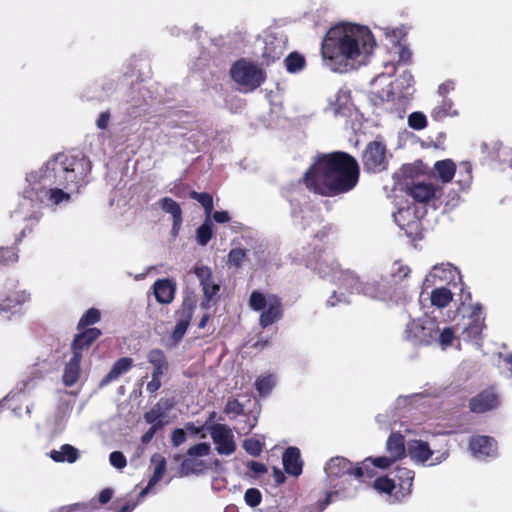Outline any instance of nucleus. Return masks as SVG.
<instances>
[{
	"mask_svg": "<svg viewBox=\"0 0 512 512\" xmlns=\"http://www.w3.org/2000/svg\"><path fill=\"white\" fill-rule=\"evenodd\" d=\"M360 179L354 156L344 151L320 154L299 180L310 192L335 197L353 190Z\"/></svg>",
	"mask_w": 512,
	"mask_h": 512,
	"instance_id": "nucleus-2",
	"label": "nucleus"
},
{
	"mask_svg": "<svg viewBox=\"0 0 512 512\" xmlns=\"http://www.w3.org/2000/svg\"><path fill=\"white\" fill-rule=\"evenodd\" d=\"M453 294L446 287L435 288L431 292V303L438 308H444L452 301Z\"/></svg>",
	"mask_w": 512,
	"mask_h": 512,
	"instance_id": "nucleus-36",
	"label": "nucleus"
},
{
	"mask_svg": "<svg viewBox=\"0 0 512 512\" xmlns=\"http://www.w3.org/2000/svg\"><path fill=\"white\" fill-rule=\"evenodd\" d=\"M196 301L192 298H185L176 314L178 319L171 333V339L174 343H178L184 337L194 314Z\"/></svg>",
	"mask_w": 512,
	"mask_h": 512,
	"instance_id": "nucleus-11",
	"label": "nucleus"
},
{
	"mask_svg": "<svg viewBox=\"0 0 512 512\" xmlns=\"http://www.w3.org/2000/svg\"><path fill=\"white\" fill-rule=\"evenodd\" d=\"M386 450L396 461L406 455L405 438L400 432H392L386 442Z\"/></svg>",
	"mask_w": 512,
	"mask_h": 512,
	"instance_id": "nucleus-26",
	"label": "nucleus"
},
{
	"mask_svg": "<svg viewBox=\"0 0 512 512\" xmlns=\"http://www.w3.org/2000/svg\"><path fill=\"white\" fill-rule=\"evenodd\" d=\"M49 456L55 462L74 463L79 458V451L70 444H64L60 450H51Z\"/></svg>",
	"mask_w": 512,
	"mask_h": 512,
	"instance_id": "nucleus-30",
	"label": "nucleus"
},
{
	"mask_svg": "<svg viewBox=\"0 0 512 512\" xmlns=\"http://www.w3.org/2000/svg\"><path fill=\"white\" fill-rule=\"evenodd\" d=\"M109 461L117 469H123L127 465L126 457L120 451H113L109 456Z\"/></svg>",
	"mask_w": 512,
	"mask_h": 512,
	"instance_id": "nucleus-55",
	"label": "nucleus"
},
{
	"mask_svg": "<svg viewBox=\"0 0 512 512\" xmlns=\"http://www.w3.org/2000/svg\"><path fill=\"white\" fill-rule=\"evenodd\" d=\"M415 473L406 467H397L395 469L394 478L396 487L398 486L401 497H405L411 493Z\"/></svg>",
	"mask_w": 512,
	"mask_h": 512,
	"instance_id": "nucleus-24",
	"label": "nucleus"
},
{
	"mask_svg": "<svg viewBox=\"0 0 512 512\" xmlns=\"http://www.w3.org/2000/svg\"><path fill=\"white\" fill-rule=\"evenodd\" d=\"M440 189L431 183L413 182L407 186V195L417 203H428L437 198V192Z\"/></svg>",
	"mask_w": 512,
	"mask_h": 512,
	"instance_id": "nucleus-17",
	"label": "nucleus"
},
{
	"mask_svg": "<svg viewBox=\"0 0 512 512\" xmlns=\"http://www.w3.org/2000/svg\"><path fill=\"white\" fill-rule=\"evenodd\" d=\"M455 338V332L452 327H445L443 330L439 329L438 337L435 342H438L442 349L451 346Z\"/></svg>",
	"mask_w": 512,
	"mask_h": 512,
	"instance_id": "nucleus-47",
	"label": "nucleus"
},
{
	"mask_svg": "<svg viewBox=\"0 0 512 512\" xmlns=\"http://www.w3.org/2000/svg\"><path fill=\"white\" fill-rule=\"evenodd\" d=\"M164 416L160 403H157L153 408L147 411L144 414V419L147 423L151 424V426H155L157 424L161 425V429L164 426V422L161 420Z\"/></svg>",
	"mask_w": 512,
	"mask_h": 512,
	"instance_id": "nucleus-45",
	"label": "nucleus"
},
{
	"mask_svg": "<svg viewBox=\"0 0 512 512\" xmlns=\"http://www.w3.org/2000/svg\"><path fill=\"white\" fill-rule=\"evenodd\" d=\"M194 273L199 279L201 285L212 280L211 269L207 266L195 267Z\"/></svg>",
	"mask_w": 512,
	"mask_h": 512,
	"instance_id": "nucleus-58",
	"label": "nucleus"
},
{
	"mask_svg": "<svg viewBox=\"0 0 512 512\" xmlns=\"http://www.w3.org/2000/svg\"><path fill=\"white\" fill-rule=\"evenodd\" d=\"M230 76L234 82L254 91L266 81V72L257 64L245 58L234 62L230 68Z\"/></svg>",
	"mask_w": 512,
	"mask_h": 512,
	"instance_id": "nucleus-5",
	"label": "nucleus"
},
{
	"mask_svg": "<svg viewBox=\"0 0 512 512\" xmlns=\"http://www.w3.org/2000/svg\"><path fill=\"white\" fill-rule=\"evenodd\" d=\"M347 275L348 279L344 288L349 289L351 293L363 294L373 299L383 298L386 294V285L383 281H363L353 271Z\"/></svg>",
	"mask_w": 512,
	"mask_h": 512,
	"instance_id": "nucleus-9",
	"label": "nucleus"
},
{
	"mask_svg": "<svg viewBox=\"0 0 512 512\" xmlns=\"http://www.w3.org/2000/svg\"><path fill=\"white\" fill-rule=\"evenodd\" d=\"M102 335L100 329L92 327L84 330H78L71 343L72 354L77 353L82 356L83 351L88 350L92 344Z\"/></svg>",
	"mask_w": 512,
	"mask_h": 512,
	"instance_id": "nucleus-16",
	"label": "nucleus"
},
{
	"mask_svg": "<svg viewBox=\"0 0 512 512\" xmlns=\"http://www.w3.org/2000/svg\"><path fill=\"white\" fill-rule=\"evenodd\" d=\"M407 338L419 345H430L438 337V323L433 319L412 320L406 329Z\"/></svg>",
	"mask_w": 512,
	"mask_h": 512,
	"instance_id": "nucleus-7",
	"label": "nucleus"
},
{
	"mask_svg": "<svg viewBox=\"0 0 512 512\" xmlns=\"http://www.w3.org/2000/svg\"><path fill=\"white\" fill-rule=\"evenodd\" d=\"M244 450L251 456L257 457L263 450V444L255 438H248L243 442Z\"/></svg>",
	"mask_w": 512,
	"mask_h": 512,
	"instance_id": "nucleus-50",
	"label": "nucleus"
},
{
	"mask_svg": "<svg viewBox=\"0 0 512 512\" xmlns=\"http://www.w3.org/2000/svg\"><path fill=\"white\" fill-rule=\"evenodd\" d=\"M211 438L220 455H231L236 450V443L232 430L225 424L216 423L209 427Z\"/></svg>",
	"mask_w": 512,
	"mask_h": 512,
	"instance_id": "nucleus-10",
	"label": "nucleus"
},
{
	"mask_svg": "<svg viewBox=\"0 0 512 512\" xmlns=\"http://www.w3.org/2000/svg\"><path fill=\"white\" fill-rule=\"evenodd\" d=\"M99 509L96 500L92 499L89 502L74 503L71 505L62 506V512H95Z\"/></svg>",
	"mask_w": 512,
	"mask_h": 512,
	"instance_id": "nucleus-43",
	"label": "nucleus"
},
{
	"mask_svg": "<svg viewBox=\"0 0 512 512\" xmlns=\"http://www.w3.org/2000/svg\"><path fill=\"white\" fill-rule=\"evenodd\" d=\"M210 452V445L208 443H198V444H195L194 446L190 447L187 451V454L191 457H196V456H206L208 455Z\"/></svg>",
	"mask_w": 512,
	"mask_h": 512,
	"instance_id": "nucleus-54",
	"label": "nucleus"
},
{
	"mask_svg": "<svg viewBox=\"0 0 512 512\" xmlns=\"http://www.w3.org/2000/svg\"><path fill=\"white\" fill-rule=\"evenodd\" d=\"M26 236V228H23L20 233L15 237L12 246L0 247V268L10 266L19 260L18 246L22 239Z\"/></svg>",
	"mask_w": 512,
	"mask_h": 512,
	"instance_id": "nucleus-22",
	"label": "nucleus"
},
{
	"mask_svg": "<svg viewBox=\"0 0 512 512\" xmlns=\"http://www.w3.org/2000/svg\"><path fill=\"white\" fill-rule=\"evenodd\" d=\"M190 198L198 201L201 206L204 208L206 217H210L212 211H213V197L211 194L207 192H197V191H191L189 193Z\"/></svg>",
	"mask_w": 512,
	"mask_h": 512,
	"instance_id": "nucleus-40",
	"label": "nucleus"
},
{
	"mask_svg": "<svg viewBox=\"0 0 512 512\" xmlns=\"http://www.w3.org/2000/svg\"><path fill=\"white\" fill-rule=\"evenodd\" d=\"M495 441L489 436H476L470 440V450L475 455L489 456L494 447Z\"/></svg>",
	"mask_w": 512,
	"mask_h": 512,
	"instance_id": "nucleus-28",
	"label": "nucleus"
},
{
	"mask_svg": "<svg viewBox=\"0 0 512 512\" xmlns=\"http://www.w3.org/2000/svg\"><path fill=\"white\" fill-rule=\"evenodd\" d=\"M81 360L82 356L75 353V355L72 354L69 362L65 365L62 380L66 387H72L79 380Z\"/></svg>",
	"mask_w": 512,
	"mask_h": 512,
	"instance_id": "nucleus-25",
	"label": "nucleus"
},
{
	"mask_svg": "<svg viewBox=\"0 0 512 512\" xmlns=\"http://www.w3.org/2000/svg\"><path fill=\"white\" fill-rule=\"evenodd\" d=\"M284 65L289 73H298L306 66V60L298 52H291L285 59Z\"/></svg>",
	"mask_w": 512,
	"mask_h": 512,
	"instance_id": "nucleus-37",
	"label": "nucleus"
},
{
	"mask_svg": "<svg viewBox=\"0 0 512 512\" xmlns=\"http://www.w3.org/2000/svg\"><path fill=\"white\" fill-rule=\"evenodd\" d=\"M248 468L255 474H264L267 472V467L265 464L257 461H250L247 464Z\"/></svg>",
	"mask_w": 512,
	"mask_h": 512,
	"instance_id": "nucleus-63",
	"label": "nucleus"
},
{
	"mask_svg": "<svg viewBox=\"0 0 512 512\" xmlns=\"http://www.w3.org/2000/svg\"><path fill=\"white\" fill-rule=\"evenodd\" d=\"M161 429V425L157 424L155 426H151L142 436H141V442L143 444H148L156 434L158 430Z\"/></svg>",
	"mask_w": 512,
	"mask_h": 512,
	"instance_id": "nucleus-61",
	"label": "nucleus"
},
{
	"mask_svg": "<svg viewBox=\"0 0 512 512\" xmlns=\"http://www.w3.org/2000/svg\"><path fill=\"white\" fill-rule=\"evenodd\" d=\"M353 463L345 457H332L325 465V472L329 478H341L344 475H353Z\"/></svg>",
	"mask_w": 512,
	"mask_h": 512,
	"instance_id": "nucleus-18",
	"label": "nucleus"
},
{
	"mask_svg": "<svg viewBox=\"0 0 512 512\" xmlns=\"http://www.w3.org/2000/svg\"><path fill=\"white\" fill-rule=\"evenodd\" d=\"M46 195L48 196V200L54 205H58L63 201H69L71 198L70 194L60 188H51L46 191Z\"/></svg>",
	"mask_w": 512,
	"mask_h": 512,
	"instance_id": "nucleus-49",
	"label": "nucleus"
},
{
	"mask_svg": "<svg viewBox=\"0 0 512 512\" xmlns=\"http://www.w3.org/2000/svg\"><path fill=\"white\" fill-rule=\"evenodd\" d=\"M376 42L367 26L337 24L331 27L321 43V55L334 72L346 73L365 65Z\"/></svg>",
	"mask_w": 512,
	"mask_h": 512,
	"instance_id": "nucleus-1",
	"label": "nucleus"
},
{
	"mask_svg": "<svg viewBox=\"0 0 512 512\" xmlns=\"http://www.w3.org/2000/svg\"><path fill=\"white\" fill-rule=\"evenodd\" d=\"M372 457H368L354 467L353 476L361 481L372 479L376 475V469L371 464Z\"/></svg>",
	"mask_w": 512,
	"mask_h": 512,
	"instance_id": "nucleus-33",
	"label": "nucleus"
},
{
	"mask_svg": "<svg viewBox=\"0 0 512 512\" xmlns=\"http://www.w3.org/2000/svg\"><path fill=\"white\" fill-rule=\"evenodd\" d=\"M151 463L154 466L153 475L150 477L148 482V488L156 485L164 476L166 471V459L159 453H155L151 456Z\"/></svg>",
	"mask_w": 512,
	"mask_h": 512,
	"instance_id": "nucleus-32",
	"label": "nucleus"
},
{
	"mask_svg": "<svg viewBox=\"0 0 512 512\" xmlns=\"http://www.w3.org/2000/svg\"><path fill=\"white\" fill-rule=\"evenodd\" d=\"M373 488L380 493L391 494L396 488L395 479L388 476L377 477L373 482Z\"/></svg>",
	"mask_w": 512,
	"mask_h": 512,
	"instance_id": "nucleus-44",
	"label": "nucleus"
},
{
	"mask_svg": "<svg viewBox=\"0 0 512 512\" xmlns=\"http://www.w3.org/2000/svg\"><path fill=\"white\" fill-rule=\"evenodd\" d=\"M305 265L312 269L321 278H329L334 282H338L344 287L350 274V270H343L330 252L323 248H314L305 256Z\"/></svg>",
	"mask_w": 512,
	"mask_h": 512,
	"instance_id": "nucleus-4",
	"label": "nucleus"
},
{
	"mask_svg": "<svg viewBox=\"0 0 512 512\" xmlns=\"http://www.w3.org/2000/svg\"><path fill=\"white\" fill-rule=\"evenodd\" d=\"M134 365V361L130 357H121L114 362L110 371L102 378L99 386L104 387L109 383L118 379L121 375L131 370Z\"/></svg>",
	"mask_w": 512,
	"mask_h": 512,
	"instance_id": "nucleus-23",
	"label": "nucleus"
},
{
	"mask_svg": "<svg viewBox=\"0 0 512 512\" xmlns=\"http://www.w3.org/2000/svg\"><path fill=\"white\" fill-rule=\"evenodd\" d=\"M259 317V325L262 328H267L276 323L283 317V305L281 298L275 294L268 295V304Z\"/></svg>",
	"mask_w": 512,
	"mask_h": 512,
	"instance_id": "nucleus-14",
	"label": "nucleus"
},
{
	"mask_svg": "<svg viewBox=\"0 0 512 512\" xmlns=\"http://www.w3.org/2000/svg\"><path fill=\"white\" fill-rule=\"evenodd\" d=\"M434 174L443 183H449L456 174V165L451 159L437 161L434 164Z\"/></svg>",
	"mask_w": 512,
	"mask_h": 512,
	"instance_id": "nucleus-29",
	"label": "nucleus"
},
{
	"mask_svg": "<svg viewBox=\"0 0 512 512\" xmlns=\"http://www.w3.org/2000/svg\"><path fill=\"white\" fill-rule=\"evenodd\" d=\"M213 224L210 217H206L204 223L196 230V240L201 246H206L213 236Z\"/></svg>",
	"mask_w": 512,
	"mask_h": 512,
	"instance_id": "nucleus-38",
	"label": "nucleus"
},
{
	"mask_svg": "<svg viewBox=\"0 0 512 512\" xmlns=\"http://www.w3.org/2000/svg\"><path fill=\"white\" fill-rule=\"evenodd\" d=\"M412 53L406 46H401L399 50L398 62L403 64H409L411 62Z\"/></svg>",
	"mask_w": 512,
	"mask_h": 512,
	"instance_id": "nucleus-62",
	"label": "nucleus"
},
{
	"mask_svg": "<svg viewBox=\"0 0 512 512\" xmlns=\"http://www.w3.org/2000/svg\"><path fill=\"white\" fill-rule=\"evenodd\" d=\"M282 461L287 474L297 477L302 473L303 461L299 448L294 446L288 447L283 453Z\"/></svg>",
	"mask_w": 512,
	"mask_h": 512,
	"instance_id": "nucleus-19",
	"label": "nucleus"
},
{
	"mask_svg": "<svg viewBox=\"0 0 512 512\" xmlns=\"http://www.w3.org/2000/svg\"><path fill=\"white\" fill-rule=\"evenodd\" d=\"M161 208L172 215L173 230H178L182 224V210L180 205L169 197H164L160 200Z\"/></svg>",
	"mask_w": 512,
	"mask_h": 512,
	"instance_id": "nucleus-31",
	"label": "nucleus"
},
{
	"mask_svg": "<svg viewBox=\"0 0 512 512\" xmlns=\"http://www.w3.org/2000/svg\"><path fill=\"white\" fill-rule=\"evenodd\" d=\"M457 184L460 189L464 190L470 187L472 183V166L469 162L460 163L458 169L456 168Z\"/></svg>",
	"mask_w": 512,
	"mask_h": 512,
	"instance_id": "nucleus-35",
	"label": "nucleus"
},
{
	"mask_svg": "<svg viewBox=\"0 0 512 512\" xmlns=\"http://www.w3.org/2000/svg\"><path fill=\"white\" fill-rule=\"evenodd\" d=\"M19 281H9L0 289V311L14 312L30 300V293L19 289Z\"/></svg>",
	"mask_w": 512,
	"mask_h": 512,
	"instance_id": "nucleus-8",
	"label": "nucleus"
},
{
	"mask_svg": "<svg viewBox=\"0 0 512 512\" xmlns=\"http://www.w3.org/2000/svg\"><path fill=\"white\" fill-rule=\"evenodd\" d=\"M224 413L227 415L234 414L236 416L244 414V405L240 403L237 399H228L225 407Z\"/></svg>",
	"mask_w": 512,
	"mask_h": 512,
	"instance_id": "nucleus-53",
	"label": "nucleus"
},
{
	"mask_svg": "<svg viewBox=\"0 0 512 512\" xmlns=\"http://www.w3.org/2000/svg\"><path fill=\"white\" fill-rule=\"evenodd\" d=\"M275 387V378L273 375L268 374L258 377L255 382V388L261 396L268 395Z\"/></svg>",
	"mask_w": 512,
	"mask_h": 512,
	"instance_id": "nucleus-42",
	"label": "nucleus"
},
{
	"mask_svg": "<svg viewBox=\"0 0 512 512\" xmlns=\"http://www.w3.org/2000/svg\"><path fill=\"white\" fill-rule=\"evenodd\" d=\"M163 375L152 373L151 380L147 383L146 390L151 394L154 395L156 392L161 388L162 381L161 378Z\"/></svg>",
	"mask_w": 512,
	"mask_h": 512,
	"instance_id": "nucleus-57",
	"label": "nucleus"
},
{
	"mask_svg": "<svg viewBox=\"0 0 512 512\" xmlns=\"http://www.w3.org/2000/svg\"><path fill=\"white\" fill-rule=\"evenodd\" d=\"M246 258V250L241 248L231 249L228 253V262L230 265L235 266L236 268L241 267L243 261Z\"/></svg>",
	"mask_w": 512,
	"mask_h": 512,
	"instance_id": "nucleus-51",
	"label": "nucleus"
},
{
	"mask_svg": "<svg viewBox=\"0 0 512 512\" xmlns=\"http://www.w3.org/2000/svg\"><path fill=\"white\" fill-rule=\"evenodd\" d=\"M244 500L248 506L256 507L262 501L261 492L257 488H249L245 491Z\"/></svg>",
	"mask_w": 512,
	"mask_h": 512,
	"instance_id": "nucleus-52",
	"label": "nucleus"
},
{
	"mask_svg": "<svg viewBox=\"0 0 512 512\" xmlns=\"http://www.w3.org/2000/svg\"><path fill=\"white\" fill-rule=\"evenodd\" d=\"M408 456L416 463L424 464L434 454L428 442L418 439H413L407 445Z\"/></svg>",
	"mask_w": 512,
	"mask_h": 512,
	"instance_id": "nucleus-21",
	"label": "nucleus"
},
{
	"mask_svg": "<svg viewBox=\"0 0 512 512\" xmlns=\"http://www.w3.org/2000/svg\"><path fill=\"white\" fill-rule=\"evenodd\" d=\"M155 299L160 304H170L176 293V284L171 279H158L153 284Z\"/></svg>",
	"mask_w": 512,
	"mask_h": 512,
	"instance_id": "nucleus-20",
	"label": "nucleus"
},
{
	"mask_svg": "<svg viewBox=\"0 0 512 512\" xmlns=\"http://www.w3.org/2000/svg\"><path fill=\"white\" fill-rule=\"evenodd\" d=\"M408 125L415 130H422L427 127L426 116L422 112H413L408 117Z\"/></svg>",
	"mask_w": 512,
	"mask_h": 512,
	"instance_id": "nucleus-48",
	"label": "nucleus"
},
{
	"mask_svg": "<svg viewBox=\"0 0 512 512\" xmlns=\"http://www.w3.org/2000/svg\"><path fill=\"white\" fill-rule=\"evenodd\" d=\"M112 496H113V490L111 488H105L99 493L98 501H96V502H97V504L98 503L106 504L112 499Z\"/></svg>",
	"mask_w": 512,
	"mask_h": 512,
	"instance_id": "nucleus-64",
	"label": "nucleus"
},
{
	"mask_svg": "<svg viewBox=\"0 0 512 512\" xmlns=\"http://www.w3.org/2000/svg\"><path fill=\"white\" fill-rule=\"evenodd\" d=\"M457 112L453 110V102L451 99L444 97L442 101L431 111V117L435 121H442L448 116H455Z\"/></svg>",
	"mask_w": 512,
	"mask_h": 512,
	"instance_id": "nucleus-34",
	"label": "nucleus"
},
{
	"mask_svg": "<svg viewBox=\"0 0 512 512\" xmlns=\"http://www.w3.org/2000/svg\"><path fill=\"white\" fill-rule=\"evenodd\" d=\"M268 304V296L266 297L262 292L254 290L249 298V306L254 311L263 310Z\"/></svg>",
	"mask_w": 512,
	"mask_h": 512,
	"instance_id": "nucleus-46",
	"label": "nucleus"
},
{
	"mask_svg": "<svg viewBox=\"0 0 512 512\" xmlns=\"http://www.w3.org/2000/svg\"><path fill=\"white\" fill-rule=\"evenodd\" d=\"M147 361L153 367L152 373L164 375L169 370V361L165 352L159 348L148 351Z\"/></svg>",
	"mask_w": 512,
	"mask_h": 512,
	"instance_id": "nucleus-27",
	"label": "nucleus"
},
{
	"mask_svg": "<svg viewBox=\"0 0 512 512\" xmlns=\"http://www.w3.org/2000/svg\"><path fill=\"white\" fill-rule=\"evenodd\" d=\"M101 319L100 311L96 308L88 309L80 318L77 324V330L88 329L89 326L98 323Z\"/></svg>",
	"mask_w": 512,
	"mask_h": 512,
	"instance_id": "nucleus-39",
	"label": "nucleus"
},
{
	"mask_svg": "<svg viewBox=\"0 0 512 512\" xmlns=\"http://www.w3.org/2000/svg\"><path fill=\"white\" fill-rule=\"evenodd\" d=\"M264 44L261 54V65L269 67L283 56L285 43L274 35H268L265 38Z\"/></svg>",
	"mask_w": 512,
	"mask_h": 512,
	"instance_id": "nucleus-13",
	"label": "nucleus"
},
{
	"mask_svg": "<svg viewBox=\"0 0 512 512\" xmlns=\"http://www.w3.org/2000/svg\"><path fill=\"white\" fill-rule=\"evenodd\" d=\"M499 404L498 395L492 388L482 390L469 400V409L476 414H482L495 409Z\"/></svg>",
	"mask_w": 512,
	"mask_h": 512,
	"instance_id": "nucleus-12",
	"label": "nucleus"
},
{
	"mask_svg": "<svg viewBox=\"0 0 512 512\" xmlns=\"http://www.w3.org/2000/svg\"><path fill=\"white\" fill-rule=\"evenodd\" d=\"M364 169L369 173H380L387 169V148L381 141L369 142L362 153Z\"/></svg>",
	"mask_w": 512,
	"mask_h": 512,
	"instance_id": "nucleus-6",
	"label": "nucleus"
},
{
	"mask_svg": "<svg viewBox=\"0 0 512 512\" xmlns=\"http://www.w3.org/2000/svg\"><path fill=\"white\" fill-rule=\"evenodd\" d=\"M186 441V432L181 428L173 430L171 435V442L173 446L178 447Z\"/></svg>",
	"mask_w": 512,
	"mask_h": 512,
	"instance_id": "nucleus-59",
	"label": "nucleus"
},
{
	"mask_svg": "<svg viewBox=\"0 0 512 512\" xmlns=\"http://www.w3.org/2000/svg\"><path fill=\"white\" fill-rule=\"evenodd\" d=\"M395 462H396V460L392 456L389 455V456H379L376 458H372L371 464L375 468L387 469Z\"/></svg>",
	"mask_w": 512,
	"mask_h": 512,
	"instance_id": "nucleus-56",
	"label": "nucleus"
},
{
	"mask_svg": "<svg viewBox=\"0 0 512 512\" xmlns=\"http://www.w3.org/2000/svg\"><path fill=\"white\" fill-rule=\"evenodd\" d=\"M91 167L90 160L84 155L58 154L46 163L44 170H41V178L47 184V180L53 176L55 180L49 181V185L57 184L67 189L74 187L78 190L87 183L86 177Z\"/></svg>",
	"mask_w": 512,
	"mask_h": 512,
	"instance_id": "nucleus-3",
	"label": "nucleus"
},
{
	"mask_svg": "<svg viewBox=\"0 0 512 512\" xmlns=\"http://www.w3.org/2000/svg\"><path fill=\"white\" fill-rule=\"evenodd\" d=\"M201 286L204 294V299L202 300L200 306L202 309H208L210 308V302L216 296L220 287L219 285L215 284L212 280L204 283Z\"/></svg>",
	"mask_w": 512,
	"mask_h": 512,
	"instance_id": "nucleus-41",
	"label": "nucleus"
},
{
	"mask_svg": "<svg viewBox=\"0 0 512 512\" xmlns=\"http://www.w3.org/2000/svg\"><path fill=\"white\" fill-rule=\"evenodd\" d=\"M482 310V305L479 303L471 306V314L469 315L468 323L463 329L465 338L477 339L480 337L485 328V317Z\"/></svg>",
	"mask_w": 512,
	"mask_h": 512,
	"instance_id": "nucleus-15",
	"label": "nucleus"
},
{
	"mask_svg": "<svg viewBox=\"0 0 512 512\" xmlns=\"http://www.w3.org/2000/svg\"><path fill=\"white\" fill-rule=\"evenodd\" d=\"M111 114L109 111L101 112L96 121V125L99 129L104 130L107 128L110 121Z\"/></svg>",
	"mask_w": 512,
	"mask_h": 512,
	"instance_id": "nucleus-60",
	"label": "nucleus"
}]
</instances>
